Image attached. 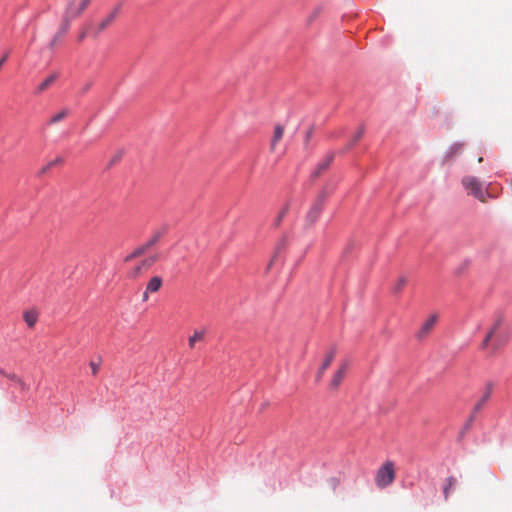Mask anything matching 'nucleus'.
<instances>
[{"label":"nucleus","instance_id":"nucleus-27","mask_svg":"<svg viewBox=\"0 0 512 512\" xmlns=\"http://www.w3.org/2000/svg\"><path fill=\"white\" fill-rule=\"evenodd\" d=\"M158 258L159 256L157 254L149 256L148 258L142 260L141 264L143 265V267H150L158 260Z\"/></svg>","mask_w":512,"mask_h":512},{"label":"nucleus","instance_id":"nucleus-4","mask_svg":"<svg viewBox=\"0 0 512 512\" xmlns=\"http://www.w3.org/2000/svg\"><path fill=\"white\" fill-rule=\"evenodd\" d=\"M462 185L468 194L474 196L481 202L486 201L485 192L482 183L474 176H465L462 179Z\"/></svg>","mask_w":512,"mask_h":512},{"label":"nucleus","instance_id":"nucleus-40","mask_svg":"<svg viewBox=\"0 0 512 512\" xmlns=\"http://www.w3.org/2000/svg\"><path fill=\"white\" fill-rule=\"evenodd\" d=\"M50 169H51V167H50V165L47 163L45 166H43V167L39 170V172H38V176H41V175L45 174V173H46L48 170H50Z\"/></svg>","mask_w":512,"mask_h":512},{"label":"nucleus","instance_id":"nucleus-41","mask_svg":"<svg viewBox=\"0 0 512 512\" xmlns=\"http://www.w3.org/2000/svg\"><path fill=\"white\" fill-rule=\"evenodd\" d=\"M87 34H88V29L81 32L80 35L78 36V41L84 40L86 38Z\"/></svg>","mask_w":512,"mask_h":512},{"label":"nucleus","instance_id":"nucleus-39","mask_svg":"<svg viewBox=\"0 0 512 512\" xmlns=\"http://www.w3.org/2000/svg\"><path fill=\"white\" fill-rule=\"evenodd\" d=\"M21 391H27L28 386L27 384L20 378V382L16 383Z\"/></svg>","mask_w":512,"mask_h":512},{"label":"nucleus","instance_id":"nucleus-45","mask_svg":"<svg viewBox=\"0 0 512 512\" xmlns=\"http://www.w3.org/2000/svg\"><path fill=\"white\" fill-rule=\"evenodd\" d=\"M483 161V158L482 157H479L478 158V162L481 163Z\"/></svg>","mask_w":512,"mask_h":512},{"label":"nucleus","instance_id":"nucleus-1","mask_svg":"<svg viewBox=\"0 0 512 512\" xmlns=\"http://www.w3.org/2000/svg\"><path fill=\"white\" fill-rule=\"evenodd\" d=\"M502 328L503 317L498 315L481 343L482 350H486L491 347L493 351H496L506 342L507 338Z\"/></svg>","mask_w":512,"mask_h":512},{"label":"nucleus","instance_id":"nucleus-42","mask_svg":"<svg viewBox=\"0 0 512 512\" xmlns=\"http://www.w3.org/2000/svg\"><path fill=\"white\" fill-rule=\"evenodd\" d=\"M330 482H331V485L333 486L334 489L339 484V480L337 478H334V477L330 479Z\"/></svg>","mask_w":512,"mask_h":512},{"label":"nucleus","instance_id":"nucleus-36","mask_svg":"<svg viewBox=\"0 0 512 512\" xmlns=\"http://www.w3.org/2000/svg\"><path fill=\"white\" fill-rule=\"evenodd\" d=\"M92 87V82H87L80 90V94L81 95H84L85 93H87Z\"/></svg>","mask_w":512,"mask_h":512},{"label":"nucleus","instance_id":"nucleus-11","mask_svg":"<svg viewBox=\"0 0 512 512\" xmlns=\"http://www.w3.org/2000/svg\"><path fill=\"white\" fill-rule=\"evenodd\" d=\"M169 230V226L167 224L162 225L159 229H157L153 235L149 238L147 242L144 243L145 247L149 250L153 246H155L161 238H163Z\"/></svg>","mask_w":512,"mask_h":512},{"label":"nucleus","instance_id":"nucleus-7","mask_svg":"<svg viewBox=\"0 0 512 512\" xmlns=\"http://www.w3.org/2000/svg\"><path fill=\"white\" fill-rule=\"evenodd\" d=\"M73 19H74V17L68 16V15L63 16V21H62L61 26L59 27L55 36L49 42V48L53 49L55 47V45L57 44V42L59 41V39L62 38L67 33V31L69 30V27H70V23Z\"/></svg>","mask_w":512,"mask_h":512},{"label":"nucleus","instance_id":"nucleus-18","mask_svg":"<svg viewBox=\"0 0 512 512\" xmlns=\"http://www.w3.org/2000/svg\"><path fill=\"white\" fill-rule=\"evenodd\" d=\"M75 1L76 0H68L67 8L65 10L64 15L76 18L81 14V11H79V7H75Z\"/></svg>","mask_w":512,"mask_h":512},{"label":"nucleus","instance_id":"nucleus-6","mask_svg":"<svg viewBox=\"0 0 512 512\" xmlns=\"http://www.w3.org/2000/svg\"><path fill=\"white\" fill-rule=\"evenodd\" d=\"M334 159V153H327L322 160L318 162L315 169L310 174V180L314 182L318 177H320L325 171L328 170L331 163Z\"/></svg>","mask_w":512,"mask_h":512},{"label":"nucleus","instance_id":"nucleus-22","mask_svg":"<svg viewBox=\"0 0 512 512\" xmlns=\"http://www.w3.org/2000/svg\"><path fill=\"white\" fill-rule=\"evenodd\" d=\"M69 111L68 109H63L61 110L60 112L56 113L55 115H53L50 120H49V124H55L61 120H63L67 115H68Z\"/></svg>","mask_w":512,"mask_h":512},{"label":"nucleus","instance_id":"nucleus-35","mask_svg":"<svg viewBox=\"0 0 512 512\" xmlns=\"http://www.w3.org/2000/svg\"><path fill=\"white\" fill-rule=\"evenodd\" d=\"M9 55H10V51H6L3 56L0 58V69L2 68V66L6 63V61L8 60L9 58Z\"/></svg>","mask_w":512,"mask_h":512},{"label":"nucleus","instance_id":"nucleus-23","mask_svg":"<svg viewBox=\"0 0 512 512\" xmlns=\"http://www.w3.org/2000/svg\"><path fill=\"white\" fill-rule=\"evenodd\" d=\"M289 211V204L284 205V207L280 210L279 214L277 215L276 219L274 220V226L278 227L286 214Z\"/></svg>","mask_w":512,"mask_h":512},{"label":"nucleus","instance_id":"nucleus-3","mask_svg":"<svg viewBox=\"0 0 512 512\" xmlns=\"http://www.w3.org/2000/svg\"><path fill=\"white\" fill-rule=\"evenodd\" d=\"M395 479V468L392 461H386L378 469L375 483L379 488H385L393 483Z\"/></svg>","mask_w":512,"mask_h":512},{"label":"nucleus","instance_id":"nucleus-31","mask_svg":"<svg viewBox=\"0 0 512 512\" xmlns=\"http://www.w3.org/2000/svg\"><path fill=\"white\" fill-rule=\"evenodd\" d=\"M313 131H314V126L312 125V126L309 127V129L305 133L304 142H305L306 146L308 145L309 140L311 139V137L313 135Z\"/></svg>","mask_w":512,"mask_h":512},{"label":"nucleus","instance_id":"nucleus-34","mask_svg":"<svg viewBox=\"0 0 512 512\" xmlns=\"http://www.w3.org/2000/svg\"><path fill=\"white\" fill-rule=\"evenodd\" d=\"M64 162V159L62 157H56L54 160L48 162L50 167H54L56 165L62 164Z\"/></svg>","mask_w":512,"mask_h":512},{"label":"nucleus","instance_id":"nucleus-37","mask_svg":"<svg viewBox=\"0 0 512 512\" xmlns=\"http://www.w3.org/2000/svg\"><path fill=\"white\" fill-rule=\"evenodd\" d=\"M5 377H7L9 380L17 383V382H20V377H18L16 374L14 373H11V374H6Z\"/></svg>","mask_w":512,"mask_h":512},{"label":"nucleus","instance_id":"nucleus-19","mask_svg":"<svg viewBox=\"0 0 512 512\" xmlns=\"http://www.w3.org/2000/svg\"><path fill=\"white\" fill-rule=\"evenodd\" d=\"M456 483H457V480H456L455 477L451 476V477H449L447 479L446 484H445V486L443 488V493H444L445 499H448L449 494H450L451 491H453Z\"/></svg>","mask_w":512,"mask_h":512},{"label":"nucleus","instance_id":"nucleus-5","mask_svg":"<svg viewBox=\"0 0 512 512\" xmlns=\"http://www.w3.org/2000/svg\"><path fill=\"white\" fill-rule=\"evenodd\" d=\"M493 389H494V385L492 382H487L485 384V387H484L481 397L477 400V402L475 403V405L472 409L470 421H473L476 414L479 413L485 407L486 403L489 401V399L493 393Z\"/></svg>","mask_w":512,"mask_h":512},{"label":"nucleus","instance_id":"nucleus-2","mask_svg":"<svg viewBox=\"0 0 512 512\" xmlns=\"http://www.w3.org/2000/svg\"><path fill=\"white\" fill-rule=\"evenodd\" d=\"M328 197L329 191L327 190V188H323L322 190H320L317 197L313 201L309 211L306 214V227H312L317 222V220L319 219L320 215L323 212Z\"/></svg>","mask_w":512,"mask_h":512},{"label":"nucleus","instance_id":"nucleus-13","mask_svg":"<svg viewBox=\"0 0 512 512\" xmlns=\"http://www.w3.org/2000/svg\"><path fill=\"white\" fill-rule=\"evenodd\" d=\"M345 375V366L340 367L333 375L329 384L330 389H337L343 381Z\"/></svg>","mask_w":512,"mask_h":512},{"label":"nucleus","instance_id":"nucleus-16","mask_svg":"<svg viewBox=\"0 0 512 512\" xmlns=\"http://www.w3.org/2000/svg\"><path fill=\"white\" fill-rule=\"evenodd\" d=\"M283 133H284V127L282 125H276L275 129H274L273 137L271 139V145H270L272 150H274L278 141H280L281 138L283 137Z\"/></svg>","mask_w":512,"mask_h":512},{"label":"nucleus","instance_id":"nucleus-38","mask_svg":"<svg viewBox=\"0 0 512 512\" xmlns=\"http://www.w3.org/2000/svg\"><path fill=\"white\" fill-rule=\"evenodd\" d=\"M91 0H82L80 5H79V11H81V13L86 9V7L89 5Z\"/></svg>","mask_w":512,"mask_h":512},{"label":"nucleus","instance_id":"nucleus-12","mask_svg":"<svg viewBox=\"0 0 512 512\" xmlns=\"http://www.w3.org/2000/svg\"><path fill=\"white\" fill-rule=\"evenodd\" d=\"M59 78L58 72H53L47 78H45L35 89L36 94H40L45 91L52 83H54Z\"/></svg>","mask_w":512,"mask_h":512},{"label":"nucleus","instance_id":"nucleus-21","mask_svg":"<svg viewBox=\"0 0 512 512\" xmlns=\"http://www.w3.org/2000/svg\"><path fill=\"white\" fill-rule=\"evenodd\" d=\"M463 149H464V145L462 143H454L450 147V149H449V151L447 153V157L448 158H452V157H454L456 155H459V154L462 153Z\"/></svg>","mask_w":512,"mask_h":512},{"label":"nucleus","instance_id":"nucleus-33","mask_svg":"<svg viewBox=\"0 0 512 512\" xmlns=\"http://www.w3.org/2000/svg\"><path fill=\"white\" fill-rule=\"evenodd\" d=\"M89 365L91 367L92 374L96 375L100 367V362L91 361Z\"/></svg>","mask_w":512,"mask_h":512},{"label":"nucleus","instance_id":"nucleus-26","mask_svg":"<svg viewBox=\"0 0 512 512\" xmlns=\"http://www.w3.org/2000/svg\"><path fill=\"white\" fill-rule=\"evenodd\" d=\"M142 268H143V265L140 262L138 265H136L133 269H131L129 271V273H128L129 278H132V279L137 278L140 275Z\"/></svg>","mask_w":512,"mask_h":512},{"label":"nucleus","instance_id":"nucleus-44","mask_svg":"<svg viewBox=\"0 0 512 512\" xmlns=\"http://www.w3.org/2000/svg\"><path fill=\"white\" fill-rule=\"evenodd\" d=\"M0 374L5 376L7 373L2 368H0Z\"/></svg>","mask_w":512,"mask_h":512},{"label":"nucleus","instance_id":"nucleus-10","mask_svg":"<svg viewBox=\"0 0 512 512\" xmlns=\"http://www.w3.org/2000/svg\"><path fill=\"white\" fill-rule=\"evenodd\" d=\"M335 355H336V348L332 347L325 355V358L317 371L316 382H319L322 379L325 370L331 365L332 361L335 358Z\"/></svg>","mask_w":512,"mask_h":512},{"label":"nucleus","instance_id":"nucleus-25","mask_svg":"<svg viewBox=\"0 0 512 512\" xmlns=\"http://www.w3.org/2000/svg\"><path fill=\"white\" fill-rule=\"evenodd\" d=\"M123 157V151L119 150L115 153V155L110 159V161L107 164L106 169H110L112 166L117 164Z\"/></svg>","mask_w":512,"mask_h":512},{"label":"nucleus","instance_id":"nucleus-24","mask_svg":"<svg viewBox=\"0 0 512 512\" xmlns=\"http://www.w3.org/2000/svg\"><path fill=\"white\" fill-rule=\"evenodd\" d=\"M204 337V331H194L193 335L189 337V346L191 348L194 347V344L197 340H201Z\"/></svg>","mask_w":512,"mask_h":512},{"label":"nucleus","instance_id":"nucleus-8","mask_svg":"<svg viewBox=\"0 0 512 512\" xmlns=\"http://www.w3.org/2000/svg\"><path fill=\"white\" fill-rule=\"evenodd\" d=\"M437 321H438V315L431 314L426 319V321L422 324L421 328L417 332V335H416L417 338L423 339V338L427 337L430 334V332L433 330V328L435 327Z\"/></svg>","mask_w":512,"mask_h":512},{"label":"nucleus","instance_id":"nucleus-28","mask_svg":"<svg viewBox=\"0 0 512 512\" xmlns=\"http://www.w3.org/2000/svg\"><path fill=\"white\" fill-rule=\"evenodd\" d=\"M322 12V7H317L313 13L308 17L307 23L311 24Z\"/></svg>","mask_w":512,"mask_h":512},{"label":"nucleus","instance_id":"nucleus-14","mask_svg":"<svg viewBox=\"0 0 512 512\" xmlns=\"http://www.w3.org/2000/svg\"><path fill=\"white\" fill-rule=\"evenodd\" d=\"M23 318L27 326L32 328L38 320V313L35 310H27L23 313Z\"/></svg>","mask_w":512,"mask_h":512},{"label":"nucleus","instance_id":"nucleus-9","mask_svg":"<svg viewBox=\"0 0 512 512\" xmlns=\"http://www.w3.org/2000/svg\"><path fill=\"white\" fill-rule=\"evenodd\" d=\"M121 9L122 3H118L113 8V10L100 22L98 28L96 29L95 36H97L100 32L105 30L115 20Z\"/></svg>","mask_w":512,"mask_h":512},{"label":"nucleus","instance_id":"nucleus-15","mask_svg":"<svg viewBox=\"0 0 512 512\" xmlns=\"http://www.w3.org/2000/svg\"><path fill=\"white\" fill-rule=\"evenodd\" d=\"M162 285V278L160 276H154L152 277L146 288H147V292H151V293H154V292H157L160 287Z\"/></svg>","mask_w":512,"mask_h":512},{"label":"nucleus","instance_id":"nucleus-32","mask_svg":"<svg viewBox=\"0 0 512 512\" xmlns=\"http://www.w3.org/2000/svg\"><path fill=\"white\" fill-rule=\"evenodd\" d=\"M282 246H284V240H282V242L277 246L276 253H275V255L273 256V258L271 259V261L269 262V264H268V268H270V267L273 265L274 261H275V260H276V258L278 257V253H279L280 249L282 248Z\"/></svg>","mask_w":512,"mask_h":512},{"label":"nucleus","instance_id":"nucleus-29","mask_svg":"<svg viewBox=\"0 0 512 512\" xmlns=\"http://www.w3.org/2000/svg\"><path fill=\"white\" fill-rule=\"evenodd\" d=\"M322 12V7H317L313 13L308 17L307 23L311 24Z\"/></svg>","mask_w":512,"mask_h":512},{"label":"nucleus","instance_id":"nucleus-30","mask_svg":"<svg viewBox=\"0 0 512 512\" xmlns=\"http://www.w3.org/2000/svg\"><path fill=\"white\" fill-rule=\"evenodd\" d=\"M322 12V7H317L313 13L308 17L307 23L311 24Z\"/></svg>","mask_w":512,"mask_h":512},{"label":"nucleus","instance_id":"nucleus-17","mask_svg":"<svg viewBox=\"0 0 512 512\" xmlns=\"http://www.w3.org/2000/svg\"><path fill=\"white\" fill-rule=\"evenodd\" d=\"M146 251H148V249L145 247L144 244L140 245L139 247L135 248L130 254H128L124 261L125 262H130L132 261L133 259L137 258V257H140L141 255H143Z\"/></svg>","mask_w":512,"mask_h":512},{"label":"nucleus","instance_id":"nucleus-20","mask_svg":"<svg viewBox=\"0 0 512 512\" xmlns=\"http://www.w3.org/2000/svg\"><path fill=\"white\" fill-rule=\"evenodd\" d=\"M406 283H407V278L405 276H400L396 280V283L394 284V286L392 288L393 293H395V294L401 293L403 288L405 287Z\"/></svg>","mask_w":512,"mask_h":512},{"label":"nucleus","instance_id":"nucleus-43","mask_svg":"<svg viewBox=\"0 0 512 512\" xmlns=\"http://www.w3.org/2000/svg\"><path fill=\"white\" fill-rule=\"evenodd\" d=\"M148 293L147 292V289L145 290V292L143 293V301H146L148 299Z\"/></svg>","mask_w":512,"mask_h":512}]
</instances>
